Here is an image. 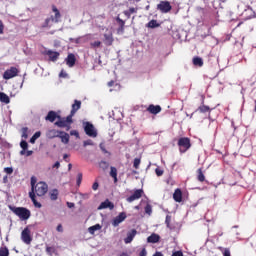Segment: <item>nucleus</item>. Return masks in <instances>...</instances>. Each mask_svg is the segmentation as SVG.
<instances>
[{
  "instance_id": "nucleus-1",
  "label": "nucleus",
  "mask_w": 256,
  "mask_h": 256,
  "mask_svg": "<svg viewBox=\"0 0 256 256\" xmlns=\"http://www.w3.org/2000/svg\"><path fill=\"white\" fill-rule=\"evenodd\" d=\"M52 11L54 16L51 15L50 17L46 18L44 23L42 24V29H51L53 27V23H59L61 21V12L57 8V6L52 5Z\"/></svg>"
},
{
  "instance_id": "nucleus-2",
  "label": "nucleus",
  "mask_w": 256,
  "mask_h": 256,
  "mask_svg": "<svg viewBox=\"0 0 256 256\" xmlns=\"http://www.w3.org/2000/svg\"><path fill=\"white\" fill-rule=\"evenodd\" d=\"M10 210L12 211V213H14V215L19 217V219H21V221H27V219H29V217H31V211L25 207L10 206Z\"/></svg>"
},
{
  "instance_id": "nucleus-3",
  "label": "nucleus",
  "mask_w": 256,
  "mask_h": 256,
  "mask_svg": "<svg viewBox=\"0 0 256 256\" xmlns=\"http://www.w3.org/2000/svg\"><path fill=\"white\" fill-rule=\"evenodd\" d=\"M178 147L180 153H187L191 149V139L189 137L179 138Z\"/></svg>"
},
{
  "instance_id": "nucleus-4",
  "label": "nucleus",
  "mask_w": 256,
  "mask_h": 256,
  "mask_svg": "<svg viewBox=\"0 0 256 256\" xmlns=\"http://www.w3.org/2000/svg\"><path fill=\"white\" fill-rule=\"evenodd\" d=\"M35 183H37V180H35V177L31 178V192H29V197L34 205V207H36L37 209H41L42 205L41 203H39L37 201V198H35Z\"/></svg>"
},
{
  "instance_id": "nucleus-5",
  "label": "nucleus",
  "mask_w": 256,
  "mask_h": 256,
  "mask_svg": "<svg viewBox=\"0 0 256 256\" xmlns=\"http://www.w3.org/2000/svg\"><path fill=\"white\" fill-rule=\"evenodd\" d=\"M49 191V186L45 182H38L34 187V195L38 197H43Z\"/></svg>"
},
{
  "instance_id": "nucleus-6",
  "label": "nucleus",
  "mask_w": 256,
  "mask_h": 256,
  "mask_svg": "<svg viewBox=\"0 0 256 256\" xmlns=\"http://www.w3.org/2000/svg\"><path fill=\"white\" fill-rule=\"evenodd\" d=\"M73 123V117L68 115L66 118H62L55 122V125L60 128L67 127L66 131H69L71 129V124Z\"/></svg>"
},
{
  "instance_id": "nucleus-7",
  "label": "nucleus",
  "mask_w": 256,
  "mask_h": 256,
  "mask_svg": "<svg viewBox=\"0 0 256 256\" xmlns=\"http://www.w3.org/2000/svg\"><path fill=\"white\" fill-rule=\"evenodd\" d=\"M84 131L88 137H97V130L91 122L84 123Z\"/></svg>"
},
{
  "instance_id": "nucleus-8",
  "label": "nucleus",
  "mask_w": 256,
  "mask_h": 256,
  "mask_svg": "<svg viewBox=\"0 0 256 256\" xmlns=\"http://www.w3.org/2000/svg\"><path fill=\"white\" fill-rule=\"evenodd\" d=\"M21 239L23 243H25L26 245H31L33 237H31V230L29 229V227L24 228V230L21 233Z\"/></svg>"
},
{
  "instance_id": "nucleus-9",
  "label": "nucleus",
  "mask_w": 256,
  "mask_h": 256,
  "mask_svg": "<svg viewBox=\"0 0 256 256\" xmlns=\"http://www.w3.org/2000/svg\"><path fill=\"white\" fill-rule=\"evenodd\" d=\"M19 75V69L17 67H10L3 74V79L9 80L13 79V77H17Z\"/></svg>"
},
{
  "instance_id": "nucleus-10",
  "label": "nucleus",
  "mask_w": 256,
  "mask_h": 256,
  "mask_svg": "<svg viewBox=\"0 0 256 256\" xmlns=\"http://www.w3.org/2000/svg\"><path fill=\"white\" fill-rule=\"evenodd\" d=\"M157 9L158 11H161V13H169V11L173 9V7L171 6V3H169V1H161L157 5Z\"/></svg>"
},
{
  "instance_id": "nucleus-11",
  "label": "nucleus",
  "mask_w": 256,
  "mask_h": 256,
  "mask_svg": "<svg viewBox=\"0 0 256 256\" xmlns=\"http://www.w3.org/2000/svg\"><path fill=\"white\" fill-rule=\"evenodd\" d=\"M143 189H136L134 190V193L129 196L128 198H126V201L128 203H133V201H137L138 199H141V197H143Z\"/></svg>"
},
{
  "instance_id": "nucleus-12",
  "label": "nucleus",
  "mask_w": 256,
  "mask_h": 256,
  "mask_svg": "<svg viewBox=\"0 0 256 256\" xmlns=\"http://www.w3.org/2000/svg\"><path fill=\"white\" fill-rule=\"evenodd\" d=\"M103 43L104 45H106V47H111V45H113L115 38H113V33L109 32V33H105L103 34Z\"/></svg>"
},
{
  "instance_id": "nucleus-13",
  "label": "nucleus",
  "mask_w": 256,
  "mask_h": 256,
  "mask_svg": "<svg viewBox=\"0 0 256 256\" xmlns=\"http://www.w3.org/2000/svg\"><path fill=\"white\" fill-rule=\"evenodd\" d=\"M127 219V214L125 212H121L118 216H116L113 221L112 225L113 227H119L120 223H123Z\"/></svg>"
},
{
  "instance_id": "nucleus-14",
  "label": "nucleus",
  "mask_w": 256,
  "mask_h": 256,
  "mask_svg": "<svg viewBox=\"0 0 256 256\" xmlns=\"http://www.w3.org/2000/svg\"><path fill=\"white\" fill-rule=\"evenodd\" d=\"M63 131H59L56 129H50L46 132L47 139H55L57 137H61Z\"/></svg>"
},
{
  "instance_id": "nucleus-15",
  "label": "nucleus",
  "mask_w": 256,
  "mask_h": 256,
  "mask_svg": "<svg viewBox=\"0 0 256 256\" xmlns=\"http://www.w3.org/2000/svg\"><path fill=\"white\" fill-rule=\"evenodd\" d=\"M137 235V230L136 229H132L129 232H127V236L124 239V243L126 245H129V243H131L133 241V239H135V236Z\"/></svg>"
},
{
  "instance_id": "nucleus-16",
  "label": "nucleus",
  "mask_w": 256,
  "mask_h": 256,
  "mask_svg": "<svg viewBox=\"0 0 256 256\" xmlns=\"http://www.w3.org/2000/svg\"><path fill=\"white\" fill-rule=\"evenodd\" d=\"M81 109V101L79 100H74V103L72 104V109L69 114L70 117H74L75 113Z\"/></svg>"
},
{
  "instance_id": "nucleus-17",
  "label": "nucleus",
  "mask_w": 256,
  "mask_h": 256,
  "mask_svg": "<svg viewBox=\"0 0 256 256\" xmlns=\"http://www.w3.org/2000/svg\"><path fill=\"white\" fill-rule=\"evenodd\" d=\"M116 23H118L119 27L117 29L118 34L125 33V20L121 19V17H116Z\"/></svg>"
},
{
  "instance_id": "nucleus-18",
  "label": "nucleus",
  "mask_w": 256,
  "mask_h": 256,
  "mask_svg": "<svg viewBox=\"0 0 256 256\" xmlns=\"http://www.w3.org/2000/svg\"><path fill=\"white\" fill-rule=\"evenodd\" d=\"M55 119H61V116L57 115L55 111H49L47 116L45 117L46 121H50V123H54Z\"/></svg>"
},
{
  "instance_id": "nucleus-19",
  "label": "nucleus",
  "mask_w": 256,
  "mask_h": 256,
  "mask_svg": "<svg viewBox=\"0 0 256 256\" xmlns=\"http://www.w3.org/2000/svg\"><path fill=\"white\" fill-rule=\"evenodd\" d=\"M76 62H77V58H75V54L73 53L68 54L66 58V65H68V67H75Z\"/></svg>"
},
{
  "instance_id": "nucleus-20",
  "label": "nucleus",
  "mask_w": 256,
  "mask_h": 256,
  "mask_svg": "<svg viewBox=\"0 0 256 256\" xmlns=\"http://www.w3.org/2000/svg\"><path fill=\"white\" fill-rule=\"evenodd\" d=\"M98 209L99 210H101V209H111V210H113V209H115V205L111 201H109V199H107V200H105L104 202H102L100 204Z\"/></svg>"
},
{
  "instance_id": "nucleus-21",
  "label": "nucleus",
  "mask_w": 256,
  "mask_h": 256,
  "mask_svg": "<svg viewBox=\"0 0 256 256\" xmlns=\"http://www.w3.org/2000/svg\"><path fill=\"white\" fill-rule=\"evenodd\" d=\"M147 111L148 113H151V115H158V113L161 111V107L159 105L150 104Z\"/></svg>"
},
{
  "instance_id": "nucleus-22",
  "label": "nucleus",
  "mask_w": 256,
  "mask_h": 256,
  "mask_svg": "<svg viewBox=\"0 0 256 256\" xmlns=\"http://www.w3.org/2000/svg\"><path fill=\"white\" fill-rule=\"evenodd\" d=\"M173 199L176 203H181V201H183V192L181 189L178 188L174 191Z\"/></svg>"
},
{
  "instance_id": "nucleus-23",
  "label": "nucleus",
  "mask_w": 256,
  "mask_h": 256,
  "mask_svg": "<svg viewBox=\"0 0 256 256\" xmlns=\"http://www.w3.org/2000/svg\"><path fill=\"white\" fill-rule=\"evenodd\" d=\"M46 55H48L50 61H57V59H59V52H56V51H52V50H48L46 51Z\"/></svg>"
},
{
  "instance_id": "nucleus-24",
  "label": "nucleus",
  "mask_w": 256,
  "mask_h": 256,
  "mask_svg": "<svg viewBox=\"0 0 256 256\" xmlns=\"http://www.w3.org/2000/svg\"><path fill=\"white\" fill-rule=\"evenodd\" d=\"M160 240L161 236H159V234L153 233L147 238V243H159Z\"/></svg>"
},
{
  "instance_id": "nucleus-25",
  "label": "nucleus",
  "mask_w": 256,
  "mask_h": 256,
  "mask_svg": "<svg viewBox=\"0 0 256 256\" xmlns=\"http://www.w3.org/2000/svg\"><path fill=\"white\" fill-rule=\"evenodd\" d=\"M0 101L1 103H5L6 105H9L11 103V99L5 92H0Z\"/></svg>"
},
{
  "instance_id": "nucleus-26",
  "label": "nucleus",
  "mask_w": 256,
  "mask_h": 256,
  "mask_svg": "<svg viewBox=\"0 0 256 256\" xmlns=\"http://www.w3.org/2000/svg\"><path fill=\"white\" fill-rule=\"evenodd\" d=\"M195 67H203V58L196 56L192 60Z\"/></svg>"
},
{
  "instance_id": "nucleus-27",
  "label": "nucleus",
  "mask_w": 256,
  "mask_h": 256,
  "mask_svg": "<svg viewBox=\"0 0 256 256\" xmlns=\"http://www.w3.org/2000/svg\"><path fill=\"white\" fill-rule=\"evenodd\" d=\"M197 181H199V183H205V174L201 168L197 170Z\"/></svg>"
},
{
  "instance_id": "nucleus-28",
  "label": "nucleus",
  "mask_w": 256,
  "mask_h": 256,
  "mask_svg": "<svg viewBox=\"0 0 256 256\" xmlns=\"http://www.w3.org/2000/svg\"><path fill=\"white\" fill-rule=\"evenodd\" d=\"M58 137L61 139L62 143H64L65 145L69 143L70 137L68 133L62 131V133Z\"/></svg>"
},
{
  "instance_id": "nucleus-29",
  "label": "nucleus",
  "mask_w": 256,
  "mask_h": 256,
  "mask_svg": "<svg viewBox=\"0 0 256 256\" xmlns=\"http://www.w3.org/2000/svg\"><path fill=\"white\" fill-rule=\"evenodd\" d=\"M20 147H21V151H20V155H25V151L27 150V149H29V144L27 143V141H25V140H22L21 142H20Z\"/></svg>"
},
{
  "instance_id": "nucleus-30",
  "label": "nucleus",
  "mask_w": 256,
  "mask_h": 256,
  "mask_svg": "<svg viewBox=\"0 0 256 256\" xmlns=\"http://www.w3.org/2000/svg\"><path fill=\"white\" fill-rule=\"evenodd\" d=\"M146 27H148V29H156V27H161V24H159L157 20H151L147 23Z\"/></svg>"
},
{
  "instance_id": "nucleus-31",
  "label": "nucleus",
  "mask_w": 256,
  "mask_h": 256,
  "mask_svg": "<svg viewBox=\"0 0 256 256\" xmlns=\"http://www.w3.org/2000/svg\"><path fill=\"white\" fill-rule=\"evenodd\" d=\"M95 231H101L100 224H95L94 226L88 228V232L90 233V235H95Z\"/></svg>"
},
{
  "instance_id": "nucleus-32",
  "label": "nucleus",
  "mask_w": 256,
  "mask_h": 256,
  "mask_svg": "<svg viewBox=\"0 0 256 256\" xmlns=\"http://www.w3.org/2000/svg\"><path fill=\"white\" fill-rule=\"evenodd\" d=\"M49 195H50L51 201H57V199L59 197V190L54 189V190L50 191Z\"/></svg>"
},
{
  "instance_id": "nucleus-33",
  "label": "nucleus",
  "mask_w": 256,
  "mask_h": 256,
  "mask_svg": "<svg viewBox=\"0 0 256 256\" xmlns=\"http://www.w3.org/2000/svg\"><path fill=\"white\" fill-rule=\"evenodd\" d=\"M197 111H199V113H211V108L207 105H201L198 107Z\"/></svg>"
},
{
  "instance_id": "nucleus-34",
  "label": "nucleus",
  "mask_w": 256,
  "mask_h": 256,
  "mask_svg": "<svg viewBox=\"0 0 256 256\" xmlns=\"http://www.w3.org/2000/svg\"><path fill=\"white\" fill-rule=\"evenodd\" d=\"M133 13H137V8H129V10H126L123 12V14L127 17V19H131V15H133Z\"/></svg>"
},
{
  "instance_id": "nucleus-35",
  "label": "nucleus",
  "mask_w": 256,
  "mask_h": 256,
  "mask_svg": "<svg viewBox=\"0 0 256 256\" xmlns=\"http://www.w3.org/2000/svg\"><path fill=\"white\" fill-rule=\"evenodd\" d=\"M110 176L113 177L114 183H117V168L111 167L110 168Z\"/></svg>"
},
{
  "instance_id": "nucleus-36",
  "label": "nucleus",
  "mask_w": 256,
  "mask_h": 256,
  "mask_svg": "<svg viewBox=\"0 0 256 256\" xmlns=\"http://www.w3.org/2000/svg\"><path fill=\"white\" fill-rule=\"evenodd\" d=\"M0 256H9V248L6 246L0 247Z\"/></svg>"
},
{
  "instance_id": "nucleus-37",
  "label": "nucleus",
  "mask_w": 256,
  "mask_h": 256,
  "mask_svg": "<svg viewBox=\"0 0 256 256\" xmlns=\"http://www.w3.org/2000/svg\"><path fill=\"white\" fill-rule=\"evenodd\" d=\"M39 137H41V131H37L31 138H30V143H35V141H37V139H39Z\"/></svg>"
},
{
  "instance_id": "nucleus-38",
  "label": "nucleus",
  "mask_w": 256,
  "mask_h": 256,
  "mask_svg": "<svg viewBox=\"0 0 256 256\" xmlns=\"http://www.w3.org/2000/svg\"><path fill=\"white\" fill-rule=\"evenodd\" d=\"M219 250L222 251L223 256H231V250L229 248L219 247Z\"/></svg>"
},
{
  "instance_id": "nucleus-39",
  "label": "nucleus",
  "mask_w": 256,
  "mask_h": 256,
  "mask_svg": "<svg viewBox=\"0 0 256 256\" xmlns=\"http://www.w3.org/2000/svg\"><path fill=\"white\" fill-rule=\"evenodd\" d=\"M101 41H94L90 43L91 49H99L101 47Z\"/></svg>"
},
{
  "instance_id": "nucleus-40",
  "label": "nucleus",
  "mask_w": 256,
  "mask_h": 256,
  "mask_svg": "<svg viewBox=\"0 0 256 256\" xmlns=\"http://www.w3.org/2000/svg\"><path fill=\"white\" fill-rule=\"evenodd\" d=\"M29 128L24 127L22 128V139H28L29 138V134H28Z\"/></svg>"
},
{
  "instance_id": "nucleus-41",
  "label": "nucleus",
  "mask_w": 256,
  "mask_h": 256,
  "mask_svg": "<svg viewBox=\"0 0 256 256\" xmlns=\"http://www.w3.org/2000/svg\"><path fill=\"white\" fill-rule=\"evenodd\" d=\"M139 165H141V158H135L133 162L134 169H139Z\"/></svg>"
},
{
  "instance_id": "nucleus-42",
  "label": "nucleus",
  "mask_w": 256,
  "mask_h": 256,
  "mask_svg": "<svg viewBox=\"0 0 256 256\" xmlns=\"http://www.w3.org/2000/svg\"><path fill=\"white\" fill-rule=\"evenodd\" d=\"M144 211L147 215H151V213H153V208L151 207L150 204H147L144 208Z\"/></svg>"
},
{
  "instance_id": "nucleus-43",
  "label": "nucleus",
  "mask_w": 256,
  "mask_h": 256,
  "mask_svg": "<svg viewBox=\"0 0 256 256\" xmlns=\"http://www.w3.org/2000/svg\"><path fill=\"white\" fill-rule=\"evenodd\" d=\"M46 253L50 256H53V253H55V247L47 246Z\"/></svg>"
},
{
  "instance_id": "nucleus-44",
  "label": "nucleus",
  "mask_w": 256,
  "mask_h": 256,
  "mask_svg": "<svg viewBox=\"0 0 256 256\" xmlns=\"http://www.w3.org/2000/svg\"><path fill=\"white\" fill-rule=\"evenodd\" d=\"M165 224L168 227V229H171V216L170 215L166 216Z\"/></svg>"
},
{
  "instance_id": "nucleus-45",
  "label": "nucleus",
  "mask_w": 256,
  "mask_h": 256,
  "mask_svg": "<svg viewBox=\"0 0 256 256\" xmlns=\"http://www.w3.org/2000/svg\"><path fill=\"white\" fill-rule=\"evenodd\" d=\"M83 181V173H78L77 175V185H81V182Z\"/></svg>"
},
{
  "instance_id": "nucleus-46",
  "label": "nucleus",
  "mask_w": 256,
  "mask_h": 256,
  "mask_svg": "<svg viewBox=\"0 0 256 256\" xmlns=\"http://www.w3.org/2000/svg\"><path fill=\"white\" fill-rule=\"evenodd\" d=\"M99 165L101 169H107V167H109V163H107L106 161H101Z\"/></svg>"
},
{
  "instance_id": "nucleus-47",
  "label": "nucleus",
  "mask_w": 256,
  "mask_h": 256,
  "mask_svg": "<svg viewBox=\"0 0 256 256\" xmlns=\"http://www.w3.org/2000/svg\"><path fill=\"white\" fill-rule=\"evenodd\" d=\"M155 173H156L157 177H161L163 175L164 171L160 168H156Z\"/></svg>"
},
{
  "instance_id": "nucleus-48",
  "label": "nucleus",
  "mask_w": 256,
  "mask_h": 256,
  "mask_svg": "<svg viewBox=\"0 0 256 256\" xmlns=\"http://www.w3.org/2000/svg\"><path fill=\"white\" fill-rule=\"evenodd\" d=\"M172 256H184L183 251H181V250L173 251Z\"/></svg>"
},
{
  "instance_id": "nucleus-49",
  "label": "nucleus",
  "mask_w": 256,
  "mask_h": 256,
  "mask_svg": "<svg viewBox=\"0 0 256 256\" xmlns=\"http://www.w3.org/2000/svg\"><path fill=\"white\" fill-rule=\"evenodd\" d=\"M4 171L7 173V175L13 174V168L12 167H6V168H4Z\"/></svg>"
},
{
  "instance_id": "nucleus-50",
  "label": "nucleus",
  "mask_w": 256,
  "mask_h": 256,
  "mask_svg": "<svg viewBox=\"0 0 256 256\" xmlns=\"http://www.w3.org/2000/svg\"><path fill=\"white\" fill-rule=\"evenodd\" d=\"M92 189L93 191H97V189H99V182L97 180L93 183Z\"/></svg>"
},
{
  "instance_id": "nucleus-51",
  "label": "nucleus",
  "mask_w": 256,
  "mask_h": 256,
  "mask_svg": "<svg viewBox=\"0 0 256 256\" xmlns=\"http://www.w3.org/2000/svg\"><path fill=\"white\" fill-rule=\"evenodd\" d=\"M3 31H5V25L3 24V21L0 20V35H3Z\"/></svg>"
},
{
  "instance_id": "nucleus-52",
  "label": "nucleus",
  "mask_w": 256,
  "mask_h": 256,
  "mask_svg": "<svg viewBox=\"0 0 256 256\" xmlns=\"http://www.w3.org/2000/svg\"><path fill=\"white\" fill-rule=\"evenodd\" d=\"M84 147H87L89 145H93V140H86L83 142Z\"/></svg>"
},
{
  "instance_id": "nucleus-53",
  "label": "nucleus",
  "mask_w": 256,
  "mask_h": 256,
  "mask_svg": "<svg viewBox=\"0 0 256 256\" xmlns=\"http://www.w3.org/2000/svg\"><path fill=\"white\" fill-rule=\"evenodd\" d=\"M139 256H147V249L143 248L140 253Z\"/></svg>"
},
{
  "instance_id": "nucleus-54",
  "label": "nucleus",
  "mask_w": 256,
  "mask_h": 256,
  "mask_svg": "<svg viewBox=\"0 0 256 256\" xmlns=\"http://www.w3.org/2000/svg\"><path fill=\"white\" fill-rule=\"evenodd\" d=\"M53 169H59L61 167V163L59 161L55 162V164L52 166Z\"/></svg>"
},
{
  "instance_id": "nucleus-55",
  "label": "nucleus",
  "mask_w": 256,
  "mask_h": 256,
  "mask_svg": "<svg viewBox=\"0 0 256 256\" xmlns=\"http://www.w3.org/2000/svg\"><path fill=\"white\" fill-rule=\"evenodd\" d=\"M56 229L59 233H63V225L59 224Z\"/></svg>"
},
{
  "instance_id": "nucleus-56",
  "label": "nucleus",
  "mask_w": 256,
  "mask_h": 256,
  "mask_svg": "<svg viewBox=\"0 0 256 256\" xmlns=\"http://www.w3.org/2000/svg\"><path fill=\"white\" fill-rule=\"evenodd\" d=\"M25 155H26V157H31V155H33V151L32 150H26L25 151Z\"/></svg>"
},
{
  "instance_id": "nucleus-57",
  "label": "nucleus",
  "mask_w": 256,
  "mask_h": 256,
  "mask_svg": "<svg viewBox=\"0 0 256 256\" xmlns=\"http://www.w3.org/2000/svg\"><path fill=\"white\" fill-rule=\"evenodd\" d=\"M70 135H75V137H79V132L73 130L70 132Z\"/></svg>"
},
{
  "instance_id": "nucleus-58",
  "label": "nucleus",
  "mask_w": 256,
  "mask_h": 256,
  "mask_svg": "<svg viewBox=\"0 0 256 256\" xmlns=\"http://www.w3.org/2000/svg\"><path fill=\"white\" fill-rule=\"evenodd\" d=\"M152 256H163V253H162V252L157 251V252H155Z\"/></svg>"
},
{
  "instance_id": "nucleus-59",
  "label": "nucleus",
  "mask_w": 256,
  "mask_h": 256,
  "mask_svg": "<svg viewBox=\"0 0 256 256\" xmlns=\"http://www.w3.org/2000/svg\"><path fill=\"white\" fill-rule=\"evenodd\" d=\"M115 85V81H110V82H108V87H113Z\"/></svg>"
},
{
  "instance_id": "nucleus-60",
  "label": "nucleus",
  "mask_w": 256,
  "mask_h": 256,
  "mask_svg": "<svg viewBox=\"0 0 256 256\" xmlns=\"http://www.w3.org/2000/svg\"><path fill=\"white\" fill-rule=\"evenodd\" d=\"M7 181H8V177H7V176H4V177H3V183H7Z\"/></svg>"
},
{
  "instance_id": "nucleus-61",
  "label": "nucleus",
  "mask_w": 256,
  "mask_h": 256,
  "mask_svg": "<svg viewBox=\"0 0 256 256\" xmlns=\"http://www.w3.org/2000/svg\"><path fill=\"white\" fill-rule=\"evenodd\" d=\"M73 165L72 164H68V171H71Z\"/></svg>"
},
{
  "instance_id": "nucleus-62",
  "label": "nucleus",
  "mask_w": 256,
  "mask_h": 256,
  "mask_svg": "<svg viewBox=\"0 0 256 256\" xmlns=\"http://www.w3.org/2000/svg\"><path fill=\"white\" fill-rule=\"evenodd\" d=\"M68 157H69V155L64 154L63 159H67Z\"/></svg>"
},
{
  "instance_id": "nucleus-63",
  "label": "nucleus",
  "mask_w": 256,
  "mask_h": 256,
  "mask_svg": "<svg viewBox=\"0 0 256 256\" xmlns=\"http://www.w3.org/2000/svg\"><path fill=\"white\" fill-rule=\"evenodd\" d=\"M75 204L73 203H68V207H73Z\"/></svg>"
},
{
  "instance_id": "nucleus-64",
  "label": "nucleus",
  "mask_w": 256,
  "mask_h": 256,
  "mask_svg": "<svg viewBox=\"0 0 256 256\" xmlns=\"http://www.w3.org/2000/svg\"><path fill=\"white\" fill-rule=\"evenodd\" d=\"M101 149H102L103 153H107L105 148L101 147Z\"/></svg>"
}]
</instances>
